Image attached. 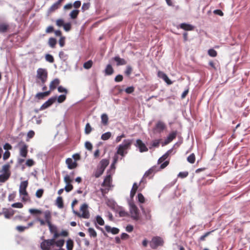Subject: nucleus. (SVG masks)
I'll use <instances>...</instances> for the list:
<instances>
[{
	"label": "nucleus",
	"mask_w": 250,
	"mask_h": 250,
	"mask_svg": "<svg viewBox=\"0 0 250 250\" xmlns=\"http://www.w3.org/2000/svg\"><path fill=\"white\" fill-rule=\"evenodd\" d=\"M92 130V128L89 123H87L85 127V133L86 134H89Z\"/></svg>",
	"instance_id": "nucleus-52"
},
{
	"label": "nucleus",
	"mask_w": 250,
	"mask_h": 250,
	"mask_svg": "<svg viewBox=\"0 0 250 250\" xmlns=\"http://www.w3.org/2000/svg\"><path fill=\"white\" fill-rule=\"evenodd\" d=\"M11 153L9 151H6L3 155V160H6L8 159L10 156Z\"/></svg>",
	"instance_id": "nucleus-64"
},
{
	"label": "nucleus",
	"mask_w": 250,
	"mask_h": 250,
	"mask_svg": "<svg viewBox=\"0 0 250 250\" xmlns=\"http://www.w3.org/2000/svg\"><path fill=\"white\" fill-rule=\"evenodd\" d=\"M96 221L97 223L101 226H103L104 224V222L103 218L99 215L96 217Z\"/></svg>",
	"instance_id": "nucleus-50"
},
{
	"label": "nucleus",
	"mask_w": 250,
	"mask_h": 250,
	"mask_svg": "<svg viewBox=\"0 0 250 250\" xmlns=\"http://www.w3.org/2000/svg\"><path fill=\"white\" fill-rule=\"evenodd\" d=\"M44 237H42L41 239L43 240L41 243V248L42 250H50L51 248L54 246V239H43Z\"/></svg>",
	"instance_id": "nucleus-4"
},
{
	"label": "nucleus",
	"mask_w": 250,
	"mask_h": 250,
	"mask_svg": "<svg viewBox=\"0 0 250 250\" xmlns=\"http://www.w3.org/2000/svg\"><path fill=\"white\" fill-rule=\"evenodd\" d=\"M111 137V133L110 132H107L103 134L101 136V139L104 141L108 140Z\"/></svg>",
	"instance_id": "nucleus-36"
},
{
	"label": "nucleus",
	"mask_w": 250,
	"mask_h": 250,
	"mask_svg": "<svg viewBox=\"0 0 250 250\" xmlns=\"http://www.w3.org/2000/svg\"><path fill=\"white\" fill-rule=\"evenodd\" d=\"M48 77V73L45 69L39 68L37 71V78L41 81L40 82L37 81V83H39L40 85H43L46 82Z\"/></svg>",
	"instance_id": "nucleus-2"
},
{
	"label": "nucleus",
	"mask_w": 250,
	"mask_h": 250,
	"mask_svg": "<svg viewBox=\"0 0 250 250\" xmlns=\"http://www.w3.org/2000/svg\"><path fill=\"white\" fill-rule=\"evenodd\" d=\"M208 54L210 57H215L217 56V53L216 51H215L214 49H209L208 50Z\"/></svg>",
	"instance_id": "nucleus-43"
},
{
	"label": "nucleus",
	"mask_w": 250,
	"mask_h": 250,
	"mask_svg": "<svg viewBox=\"0 0 250 250\" xmlns=\"http://www.w3.org/2000/svg\"><path fill=\"white\" fill-rule=\"evenodd\" d=\"M160 141V139L153 141L151 144L152 147H158L159 146Z\"/></svg>",
	"instance_id": "nucleus-53"
},
{
	"label": "nucleus",
	"mask_w": 250,
	"mask_h": 250,
	"mask_svg": "<svg viewBox=\"0 0 250 250\" xmlns=\"http://www.w3.org/2000/svg\"><path fill=\"white\" fill-rule=\"evenodd\" d=\"M21 196L22 201L23 202H29L30 201V198L29 195L27 191L24 192L21 194H20Z\"/></svg>",
	"instance_id": "nucleus-26"
},
{
	"label": "nucleus",
	"mask_w": 250,
	"mask_h": 250,
	"mask_svg": "<svg viewBox=\"0 0 250 250\" xmlns=\"http://www.w3.org/2000/svg\"><path fill=\"white\" fill-rule=\"evenodd\" d=\"M66 98V96L65 94L61 95H60L58 98H57V102L59 103H63Z\"/></svg>",
	"instance_id": "nucleus-41"
},
{
	"label": "nucleus",
	"mask_w": 250,
	"mask_h": 250,
	"mask_svg": "<svg viewBox=\"0 0 250 250\" xmlns=\"http://www.w3.org/2000/svg\"><path fill=\"white\" fill-rule=\"evenodd\" d=\"M65 37H63V36L61 37V38L59 40V44L61 47L64 46V45L65 44Z\"/></svg>",
	"instance_id": "nucleus-60"
},
{
	"label": "nucleus",
	"mask_w": 250,
	"mask_h": 250,
	"mask_svg": "<svg viewBox=\"0 0 250 250\" xmlns=\"http://www.w3.org/2000/svg\"><path fill=\"white\" fill-rule=\"evenodd\" d=\"M180 27L181 28L186 30V31H191L193 29V26L190 24H187L186 23H182L180 25Z\"/></svg>",
	"instance_id": "nucleus-23"
},
{
	"label": "nucleus",
	"mask_w": 250,
	"mask_h": 250,
	"mask_svg": "<svg viewBox=\"0 0 250 250\" xmlns=\"http://www.w3.org/2000/svg\"><path fill=\"white\" fill-rule=\"evenodd\" d=\"M61 5L57 1L54 3L48 9V13H51L58 9Z\"/></svg>",
	"instance_id": "nucleus-28"
},
{
	"label": "nucleus",
	"mask_w": 250,
	"mask_h": 250,
	"mask_svg": "<svg viewBox=\"0 0 250 250\" xmlns=\"http://www.w3.org/2000/svg\"><path fill=\"white\" fill-rule=\"evenodd\" d=\"M177 136V131H173L170 133L167 139L165 140L164 143H163V146L167 145L172 142L174 139L176 138Z\"/></svg>",
	"instance_id": "nucleus-11"
},
{
	"label": "nucleus",
	"mask_w": 250,
	"mask_h": 250,
	"mask_svg": "<svg viewBox=\"0 0 250 250\" xmlns=\"http://www.w3.org/2000/svg\"><path fill=\"white\" fill-rule=\"evenodd\" d=\"M109 164V161L107 159H102L100 162V166L99 167L101 168V169H103L104 171V169H105L106 167Z\"/></svg>",
	"instance_id": "nucleus-22"
},
{
	"label": "nucleus",
	"mask_w": 250,
	"mask_h": 250,
	"mask_svg": "<svg viewBox=\"0 0 250 250\" xmlns=\"http://www.w3.org/2000/svg\"><path fill=\"white\" fill-rule=\"evenodd\" d=\"M64 243V240L62 239V240H59L58 241L55 240V243H54V245H55L57 247L62 248L61 247H62L63 246Z\"/></svg>",
	"instance_id": "nucleus-45"
},
{
	"label": "nucleus",
	"mask_w": 250,
	"mask_h": 250,
	"mask_svg": "<svg viewBox=\"0 0 250 250\" xmlns=\"http://www.w3.org/2000/svg\"><path fill=\"white\" fill-rule=\"evenodd\" d=\"M44 215L45 221L47 223V225L51 224V213L50 211L46 210L43 212Z\"/></svg>",
	"instance_id": "nucleus-18"
},
{
	"label": "nucleus",
	"mask_w": 250,
	"mask_h": 250,
	"mask_svg": "<svg viewBox=\"0 0 250 250\" xmlns=\"http://www.w3.org/2000/svg\"><path fill=\"white\" fill-rule=\"evenodd\" d=\"M112 181V178L110 174H108L105 177L103 183L102 184V187H110Z\"/></svg>",
	"instance_id": "nucleus-16"
},
{
	"label": "nucleus",
	"mask_w": 250,
	"mask_h": 250,
	"mask_svg": "<svg viewBox=\"0 0 250 250\" xmlns=\"http://www.w3.org/2000/svg\"><path fill=\"white\" fill-rule=\"evenodd\" d=\"M8 27H9V26L7 24H5V23L0 24V33L6 32L7 31Z\"/></svg>",
	"instance_id": "nucleus-34"
},
{
	"label": "nucleus",
	"mask_w": 250,
	"mask_h": 250,
	"mask_svg": "<svg viewBox=\"0 0 250 250\" xmlns=\"http://www.w3.org/2000/svg\"><path fill=\"white\" fill-rule=\"evenodd\" d=\"M134 145L139 148V151L141 152H146L148 151V148L146 145L140 139H137Z\"/></svg>",
	"instance_id": "nucleus-9"
},
{
	"label": "nucleus",
	"mask_w": 250,
	"mask_h": 250,
	"mask_svg": "<svg viewBox=\"0 0 250 250\" xmlns=\"http://www.w3.org/2000/svg\"><path fill=\"white\" fill-rule=\"evenodd\" d=\"M187 161L190 164L194 163L195 161V155L194 153L191 154L188 158Z\"/></svg>",
	"instance_id": "nucleus-40"
},
{
	"label": "nucleus",
	"mask_w": 250,
	"mask_h": 250,
	"mask_svg": "<svg viewBox=\"0 0 250 250\" xmlns=\"http://www.w3.org/2000/svg\"><path fill=\"white\" fill-rule=\"evenodd\" d=\"M157 75L159 78L162 79L167 84L170 85L172 83V82L169 79L167 76L163 71H159Z\"/></svg>",
	"instance_id": "nucleus-12"
},
{
	"label": "nucleus",
	"mask_w": 250,
	"mask_h": 250,
	"mask_svg": "<svg viewBox=\"0 0 250 250\" xmlns=\"http://www.w3.org/2000/svg\"><path fill=\"white\" fill-rule=\"evenodd\" d=\"M164 241L158 236L154 237L150 242V246L153 249H156L159 246H163Z\"/></svg>",
	"instance_id": "nucleus-5"
},
{
	"label": "nucleus",
	"mask_w": 250,
	"mask_h": 250,
	"mask_svg": "<svg viewBox=\"0 0 250 250\" xmlns=\"http://www.w3.org/2000/svg\"><path fill=\"white\" fill-rule=\"evenodd\" d=\"M56 23L58 26L61 27L63 26L64 22L62 19H60L56 20Z\"/></svg>",
	"instance_id": "nucleus-58"
},
{
	"label": "nucleus",
	"mask_w": 250,
	"mask_h": 250,
	"mask_svg": "<svg viewBox=\"0 0 250 250\" xmlns=\"http://www.w3.org/2000/svg\"><path fill=\"white\" fill-rule=\"evenodd\" d=\"M4 217L7 219H10L14 214V211L12 209H6L3 211Z\"/></svg>",
	"instance_id": "nucleus-24"
},
{
	"label": "nucleus",
	"mask_w": 250,
	"mask_h": 250,
	"mask_svg": "<svg viewBox=\"0 0 250 250\" xmlns=\"http://www.w3.org/2000/svg\"><path fill=\"white\" fill-rule=\"evenodd\" d=\"M132 67L129 66V65H128L126 66V70L125 72V74L126 75V76H129L131 73H132Z\"/></svg>",
	"instance_id": "nucleus-56"
},
{
	"label": "nucleus",
	"mask_w": 250,
	"mask_h": 250,
	"mask_svg": "<svg viewBox=\"0 0 250 250\" xmlns=\"http://www.w3.org/2000/svg\"><path fill=\"white\" fill-rule=\"evenodd\" d=\"M57 100L56 97H53L49 98L46 102H45L40 107V110H43L50 106H51L53 103H54Z\"/></svg>",
	"instance_id": "nucleus-10"
},
{
	"label": "nucleus",
	"mask_w": 250,
	"mask_h": 250,
	"mask_svg": "<svg viewBox=\"0 0 250 250\" xmlns=\"http://www.w3.org/2000/svg\"><path fill=\"white\" fill-rule=\"evenodd\" d=\"M80 11L79 10H72L69 14L70 18L72 19H75L77 18Z\"/></svg>",
	"instance_id": "nucleus-33"
},
{
	"label": "nucleus",
	"mask_w": 250,
	"mask_h": 250,
	"mask_svg": "<svg viewBox=\"0 0 250 250\" xmlns=\"http://www.w3.org/2000/svg\"><path fill=\"white\" fill-rule=\"evenodd\" d=\"M74 247V242L71 239H69L66 241V249L67 250H73Z\"/></svg>",
	"instance_id": "nucleus-29"
},
{
	"label": "nucleus",
	"mask_w": 250,
	"mask_h": 250,
	"mask_svg": "<svg viewBox=\"0 0 250 250\" xmlns=\"http://www.w3.org/2000/svg\"><path fill=\"white\" fill-rule=\"evenodd\" d=\"M113 60L117 62V66L125 65L127 63L124 59L121 58L119 56L115 57Z\"/></svg>",
	"instance_id": "nucleus-19"
},
{
	"label": "nucleus",
	"mask_w": 250,
	"mask_h": 250,
	"mask_svg": "<svg viewBox=\"0 0 250 250\" xmlns=\"http://www.w3.org/2000/svg\"><path fill=\"white\" fill-rule=\"evenodd\" d=\"M63 27L65 31L68 32L71 29V24L70 22L64 23Z\"/></svg>",
	"instance_id": "nucleus-47"
},
{
	"label": "nucleus",
	"mask_w": 250,
	"mask_h": 250,
	"mask_svg": "<svg viewBox=\"0 0 250 250\" xmlns=\"http://www.w3.org/2000/svg\"><path fill=\"white\" fill-rule=\"evenodd\" d=\"M93 65V62L92 60H89L83 63V66L86 69H90Z\"/></svg>",
	"instance_id": "nucleus-39"
},
{
	"label": "nucleus",
	"mask_w": 250,
	"mask_h": 250,
	"mask_svg": "<svg viewBox=\"0 0 250 250\" xmlns=\"http://www.w3.org/2000/svg\"><path fill=\"white\" fill-rule=\"evenodd\" d=\"M65 163L67 167L70 169H72L77 167V163L76 161H73L72 158H68L66 159Z\"/></svg>",
	"instance_id": "nucleus-13"
},
{
	"label": "nucleus",
	"mask_w": 250,
	"mask_h": 250,
	"mask_svg": "<svg viewBox=\"0 0 250 250\" xmlns=\"http://www.w3.org/2000/svg\"><path fill=\"white\" fill-rule=\"evenodd\" d=\"M166 125L165 124L161 121H159L156 124L153 130L156 133H161L166 129Z\"/></svg>",
	"instance_id": "nucleus-8"
},
{
	"label": "nucleus",
	"mask_w": 250,
	"mask_h": 250,
	"mask_svg": "<svg viewBox=\"0 0 250 250\" xmlns=\"http://www.w3.org/2000/svg\"><path fill=\"white\" fill-rule=\"evenodd\" d=\"M138 188V185L136 183H134L133 185L132 188L130 191V197L133 198L136 194V192Z\"/></svg>",
	"instance_id": "nucleus-27"
},
{
	"label": "nucleus",
	"mask_w": 250,
	"mask_h": 250,
	"mask_svg": "<svg viewBox=\"0 0 250 250\" xmlns=\"http://www.w3.org/2000/svg\"><path fill=\"white\" fill-rule=\"evenodd\" d=\"M64 181L66 185H68L70 184L72 182L73 180L71 179L69 175H66L64 177Z\"/></svg>",
	"instance_id": "nucleus-46"
},
{
	"label": "nucleus",
	"mask_w": 250,
	"mask_h": 250,
	"mask_svg": "<svg viewBox=\"0 0 250 250\" xmlns=\"http://www.w3.org/2000/svg\"><path fill=\"white\" fill-rule=\"evenodd\" d=\"M114 72L113 68H112L111 64L107 65L105 70L104 73L105 75H111Z\"/></svg>",
	"instance_id": "nucleus-25"
},
{
	"label": "nucleus",
	"mask_w": 250,
	"mask_h": 250,
	"mask_svg": "<svg viewBox=\"0 0 250 250\" xmlns=\"http://www.w3.org/2000/svg\"><path fill=\"white\" fill-rule=\"evenodd\" d=\"M44 190L42 189H39L37 190L36 192V196L37 198H40L42 196Z\"/></svg>",
	"instance_id": "nucleus-51"
},
{
	"label": "nucleus",
	"mask_w": 250,
	"mask_h": 250,
	"mask_svg": "<svg viewBox=\"0 0 250 250\" xmlns=\"http://www.w3.org/2000/svg\"><path fill=\"white\" fill-rule=\"evenodd\" d=\"M144 214L145 215L146 219V220H150L151 218V215L150 214V211L149 210H143Z\"/></svg>",
	"instance_id": "nucleus-49"
},
{
	"label": "nucleus",
	"mask_w": 250,
	"mask_h": 250,
	"mask_svg": "<svg viewBox=\"0 0 250 250\" xmlns=\"http://www.w3.org/2000/svg\"><path fill=\"white\" fill-rule=\"evenodd\" d=\"M73 188V186L72 185H71V184H68V185H66L65 188H64V189L65 190L68 192L70 191H71Z\"/></svg>",
	"instance_id": "nucleus-62"
},
{
	"label": "nucleus",
	"mask_w": 250,
	"mask_h": 250,
	"mask_svg": "<svg viewBox=\"0 0 250 250\" xmlns=\"http://www.w3.org/2000/svg\"><path fill=\"white\" fill-rule=\"evenodd\" d=\"M169 154L168 152H167L164 155H163L161 157H160L158 161V164L162 163L163 161H164L168 156Z\"/></svg>",
	"instance_id": "nucleus-44"
},
{
	"label": "nucleus",
	"mask_w": 250,
	"mask_h": 250,
	"mask_svg": "<svg viewBox=\"0 0 250 250\" xmlns=\"http://www.w3.org/2000/svg\"><path fill=\"white\" fill-rule=\"evenodd\" d=\"M18 145L21 146L20 148V155L23 158H26L28 153V146L22 141L20 142Z\"/></svg>",
	"instance_id": "nucleus-7"
},
{
	"label": "nucleus",
	"mask_w": 250,
	"mask_h": 250,
	"mask_svg": "<svg viewBox=\"0 0 250 250\" xmlns=\"http://www.w3.org/2000/svg\"><path fill=\"white\" fill-rule=\"evenodd\" d=\"M60 83V81L59 79H55L53 81H52L49 84V90L50 93L52 91H53L54 89L56 88V87L59 85Z\"/></svg>",
	"instance_id": "nucleus-14"
},
{
	"label": "nucleus",
	"mask_w": 250,
	"mask_h": 250,
	"mask_svg": "<svg viewBox=\"0 0 250 250\" xmlns=\"http://www.w3.org/2000/svg\"><path fill=\"white\" fill-rule=\"evenodd\" d=\"M105 229L108 232H111L113 234H117L119 232V229L116 228H111L109 226H105Z\"/></svg>",
	"instance_id": "nucleus-20"
},
{
	"label": "nucleus",
	"mask_w": 250,
	"mask_h": 250,
	"mask_svg": "<svg viewBox=\"0 0 250 250\" xmlns=\"http://www.w3.org/2000/svg\"><path fill=\"white\" fill-rule=\"evenodd\" d=\"M48 226L49 227V230L51 233H54L55 232L57 231V229L56 227L52 225V224L49 225H48Z\"/></svg>",
	"instance_id": "nucleus-54"
},
{
	"label": "nucleus",
	"mask_w": 250,
	"mask_h": 250,
	"mask_svg": "<svg viewBox=\"0 0 250 250\" xmlns=\"http://www.w3.org/2000/svg\"><path fill=\"white\" fill-rule=\"evenodd\" d=\"M50 94V91H48L44 92H39L36 95V98L39 100L43 99L44 97L48 96Z\"/></svg>",
	"instance_id": "nucleus-21"
},
{
	"label": "nucleus",
	"mask_w": 250,
	"mask_h": 250,
	"mask_svg": "<svg viewBox=\"0 0 250 250\" xmlns=\"http://www.w3.org/2000/svg\"><path fill=\"white\" fill-rule=\"evenodd\" d=\"M132 141L133 140L130 139L124 140L123 144L118 146L116 153L122 157L125 156V154L127 153L126 150L130 148Z\"/></svg>",
	"instance_id": "nucleus-1"
},
{
	"label": "nucleus",
	"mask_w": 250,
	"mask_h": 250,
	"mask_svg": "<svg viewBox=\"0 0 250 250\" xmlns=\"http://www.w3.org/2000/svg\"><path fill=\"white\" fill-rule=\"evenodd\" d=\"M104 170H103V169H101V168L98 167V168L97 169L96 171H95V176L96 178L99 177L101 175H102L103 174V173H104Z\"/></svg>",
	"instance_id": "nucleus-42"
},
{
	"label": "nucleus",
	"mask_w": 250,
	"mask_h": 250,
	"mask_svg": "<svg viewBox=\"0 0 250 250\" xmlns=\"http://www.w3.org/2000/svg\"><path fill=\"white\" fill-rule=\"evenodd\" d=\"M11 166L10 163H8L5 165H4L1 168L0 172L2 173V174H8V175H11V171H10Z\"/></svg>",
	"instance_id": "nucleus-15"
},
{
	"label": "nucleus",
	"mask_w": 250,
	"mask_h": 250,
	"mask_svg": "<svg viewBox=\"0 0 250 250\" xmlns=\"http://www.w3.org/2000/svg\"><path fill=\"white\" fill-rule=\"evenodd\" d=\"M102 123L104 125H106L108 122V117L106 114H103L101 116Z\"/></svg>",
	"instance_id": "nucleus-32"
},
{
	"label": "nucleus",
	"mask_w": 250,
	"mask_h": 250,
	"mask_svg": "<svg viewBox=\"0 0 250 250\" xmlns=\"http://www.w3.org/2000/svg\"><path fill=\"white\" fill-rule=\"evenodd\" d=\"M57 44V40L54 38H50L48 40V44L51 48H55Z\"/></svg>",
	"instance_id": "nucleus-30"
},
{
	"label": "nucleus",
	"mask_w": 250,
	"mask_h": 250,
	"mask_svg": "<svg viewBox=\"0 0 250 250\" xmlns=\"http://www.w3.org/2000/svg\"><path fill=\"white\" fill-rule=\"evenodd\" d=\"M28 185V181H24L21 183L19 188V193H21L27 191L26 188Z\"/></svg>",
	"instance_id": "nucleus-17"
},
{
	"label": "nucleus",
	"mask_w": 250,
	"mask_h": 250,
	"mask_svg": "<svg viewBox=\"0 0 250 250\" xmlns=\"http://www.w3.org/2000/svg\"><path fill=\"white\" fill-rule=\"evenodd\" d=\"M130 213L131 214V217L133 220L137 221L139 219L138 208L133 204L130 205Z\"/></svg>",
	"instance_id": "nucleus-6"
},
{
	"label": "nucleus",
	"mask_w": 250,
	"mask_h": 250,
	"mask_svg": "<svg viewBox=\"0 0 250 250\" xmlns=\"http://www.w3.org/2000/svg\"><path fill=\"white\" fill-rule=\"evenodd\" d=\"M45 58L46 60L50 63H53L54 62L53 57L50 54H46Z\"/></svg>",
	"instance_id": "nucleus-48"
},
{
	"label": "nucleus",
	"mask_w": 250,
	"mask_h": 250,
	"mask_svg": "<svg viewBox=\"0 0 250 250\" xmlns=\"http://www.w3.org/2000/svg\"><path fill=\"white\" fill-rule=\"evenodd\" d=\"M80 211L82 212V213L75 210H73V212L77 216L81 218L88 219L90 217V214L88 210V206L87 204H83L80 208Z\"/></svg>",
	"instance_id": "nucleus-3"
},
{
	"label": "nucleus",
	"mask_w": 250,
	"mask_h": 250,
	"mask_svg": "<svg viewBox=\"0 0 250 250\" xmlns=\"http://www.w3.org/2000/svg\"><path fill=\"white\" fill-rule=\"evenodd\" d=\"M35 135V132L33 130H30L27 133V141H28L30 139L32 138Z\"/></svg>",
	"instance_id": "nucleus-59"
},
{
	"label": "nucleus",
	"mask_w": 250,
	"mask_h": 250,
	"mask_svg": "<svg viewBox=\"0 0 250 250\" xmlns=\"http://www.w3.org/2000/svg\"><path fill=\"white\" fill-rule=\"evenodd\" d=\"M29 211L33 215L41 214L42 213V210L35 208H30L29 209Z\"/></svg>",
	"instance_id": "nucleus-37"
},
{
	"label": "nucleus",
	"mask_w": 250,
	"mask_h": 250,
	"mask_svg": "<svg viewBox=\"0 0 250 250\" xmlns=\"http://www.w3.org/2000/svg\"><path fill=\"white\" fill-rule=\"evenodd\" d=\"M138 201L139 202L141 203H144L145 201V199L144 196L142 193H139L138 194Z\"/></svg>",
	"instance_id": "nucleus-61"
},
{
	"label": "nucleus",
	"mask_w": 250,
	"mask_h": 250,
	"mask_svg": "<svg viewBox=\"0 0 250 250\" xmlns=\"http://www.w3.org/2000/svg\"><path fill=\"white\" fill-rule=\"evenodd\" d=\"M58 91L60 93H64L65 95L68 93V90L62 86H58Z\"/></svg>",
	"instance_id": "nucleus-55"
},
{
	"label": "nucleus",
	"mask_w": 250,
	"mask_h": 250,
	"mask_svg": "<svg viewBox=\"0 0 250 250\" xmlns=\"http://www.w3.org/2000/svg\"><path fill=\"white\" fill-rule=\"evenodd\" d=\"M212 231H213V230L212 231H210L207 232L204 235L201 236L199 238V240L200 241H204L205 240L206 237L208 236Z\"/></svg>",
	"instance_id": "nucleus-57"
},
{
	"label": "nucleus",
	"mask_w": 250,
	"mask_h": 250,
	"mask_svg": "<svg viewBox=\"0 0 250 250\" xmlns=\"http://www.w3.org/2000/svg\"><path fill=\"white\" fill-rule=\"evenodd\" d=\"M88 232L89 233V236L91 237L96 238L97 236V234L95 229L92 228H89L88 229Z\"/></svg>",
	"instance_id": "nucleus-35"
},
{
	"label": "nucleus",
	"mask_w": 250,
	"mask_h": 250,
	"mask_svg": "<svg viewBox=\"0 0 250 250\" xmlns=\"http://www.w3.org/2000/svg\"><path fill=\"white\" fill-rule=\"evenodd\" d=\"M8 174H1L0 175V182L4 183L6 182L10 177Z\"/></svg>",
	"instance_id": "nucleus-38"
},
{
	"label": "nucleus",
	"mask_w": 250,
	"mask_h": 250,
	"mask_svg": "<svg viewBox=\"0 0 250 250\" xmlns=\"http://www.w3.org/2000/svg\"><path fill=\"white\" fill-rule=\"evenodd\" d=\"M188 172L187 171L180 172L178 174V177L182 178H184L187 177L188 176Z\"/></svg>",
	"instance_id": "nucleus-63"
},
{
	"label": "nucleus",
	"mask_w": 250,
	"mask_h": 250,
	"mask_svg": "<svg viewBox=\"0 0 250 250\" xmlns=\"http://www.w3.org/2000/svg\"><path fill=\"white\" fill-rule=\"evenodd\" d=\"M56 204L58 207L60 208H63V202L62 197H58L56 200Z\"/></svg>",
	"instance_id": "nucleus-31"
}]
</instances>
